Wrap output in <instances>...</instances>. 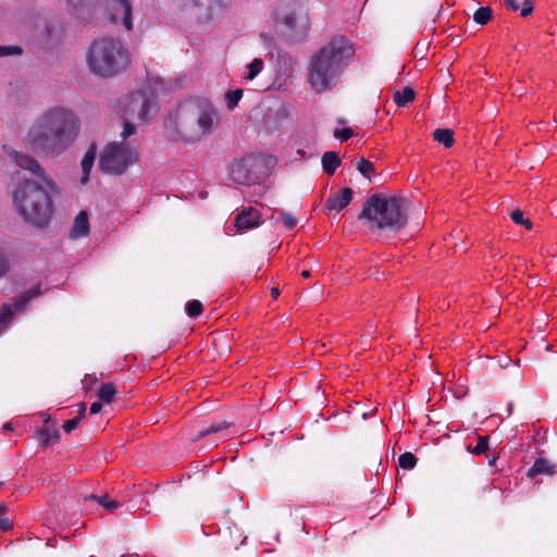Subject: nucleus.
I'll return each mask as SVG.
<instances>
[{
  "instance_id": "nucleus-4",
  "label": "nucleus",
  "mask_w": 557,
  "mask_h": 557,
  "mask_svg": "<svg viewBox=\"0 0 557 557\" xmlns=\"http://www.w3.org/2000/svg\"><path fill=\"white\" fill-rule=\"evenodd\" d=\"M408 207L403 197L374 194L364 201L358 220H366L370 230L398 232L407 225Z\"/></svg>"
},
{
  "instance_id": "nucleus-36",
  "label": "nucleus",
  "mask_w": 557,
  "mask_h": 557,
  "mask_svg": "<svg viewBox=\"0 0 557 557\" xmlns=\"http://www.w3.org/2000/svg\"><path fill=\"white\" fill-rule=\"evenodd\" d=\"M354 136V132L350 127L336 128L334 131V137L341 140H347Z\"/></svg>"
},
{
  "instance_id": "nucleus-40",
  "label": "nucleus",
  "mask_w": 557,
  "mask_h": 557,
  "mask_svg": "<svg viewBox=\"0 0 557 557\" xmlns=\"http://www.w3.org/2000/svg\"><path fill=\"white\" fill-rule=\"evenodd\" d=\"M533 12V1L532 0H523L522 8H521V15L523 17H527L531 15Z\"/></svg>"
},
{
  "instance_id": "nucleus-33",
  "label": "nucleus",
  "mask_w": 557,
  "mask_h": 557,
  "mask_svg": "<svg viewBox=\"0 0 557 557\" xmlns=\"http://www.w3.org/2000/svg\"><path fill=\"white\" fill-rule=\"evenodd\" d=\"M202 310H203V306L202 304L197 300V299H194V300H190L187 302L186 305V313L190 317V318H196V317H199L201 313H202Z\"/></svg>"
},
{
  "instance_id": "nucleus-23",
  "label": "nucleus",
  "mask_w": 557,
  "mask_h": 557,
  "mask_svg": "<svg viewBox=\"0 0 557 557\" xmlns=\"http://www.w3.org/2000/svg\"><path fill=\"white\" fill-rule=\"evenodd\" d=\"M116 393V386L113 383L109 382L100 386L97 396L100 401L109 404L113 400Z\"/></svg>"
},
{
  "instance_id": "nucleus-41",
  "label": "nucleus",
  "mask_w": 557,
  "mask_h": 557,
  "mask_svg": "<svg viewBox=\"0 0 557 557\" xmlns=\"http://www.w3.org/2000/svg\"><path fill=\"white\" fill-rule=\"evenodd\" d=\"M9 269L10 264L8 259L2 253H0V278L7 274Z\"/></svg>"
},
{
  "instance_id": "nucleus-29",
  "label": "nucleus",
  "mask_w": 557,
  "mask_h": 557,
  "mask_svg": "<svg viewBox=\"0 0 557 557\" xmlns=\"http://www.w3.org/2000/svg\"><path fill=\"white\" fill-rule=\"evenodd\" d=\"M488 449V436H478V444L472 447L469 445L467 450L472 455H482Z\"/></svg>"
},
{
  "instance_id": "nucleus-27",
  "label": "nucleus",
  "mask_w": 557,
  "mask_h": 557,
  "mask_svg": "<svg viewBox=\"0 0 557 557\" xmlns=\"http://www.w3.org/2000/svg\"><path fill=\"white\" fill-rule=\"evenodd\" d=\"M92 499V500H96L97 503H99L101 506H103L107 510H114L116 508H119L121 506V504L116 500H110L108 495H102V496H96V495H89L88 497H86V499Z\"/></svg>"
},
{
  "instance_id": "nucleus-19",
  "label": "nucleus",
  "mask_w": 557,
  "mask_h": 557,
  "mask_svg": "<svg viewBox=\"0 0 557 557\" xmlns=\"http://www.w3.org/2000/svg\"><path fill=\"white\" fill-rule=\"evenodd\" d=\"M414 97L416 91L413 88L407 86L403 90L395 91L393 95V100L398 107L404 108L407 107L408 103L412 102Z\"/></svg>"
},
{
  "instance_id": "nucleus-51",
  "label": "nucleus",
  "mask_w": 557,
  "mask_h": 557,
  "mask_svg": "<svg viewBox=\"0 0 557 557\" xmlns=\"http://www.w3.org/2000/svg\"><path fill=\"white\" fill-rule=\"evenodd\" d=\"M195 2V4H198V0H193Z\"/></svg>"
},
{
  "instance_id": "nucleus-22",
  "label": "nucleus",
  "mask_w": 557,
  "mask_h": 557,
  "mask_svg": "<svg viewBox=\"0 0 557 557\" xmlns=\"http://www.w3.org/2000/svg\"><path fill=\"white\" fill-rule=\"evenodd\" d=\"M231 425H232V423L228 422V421H225V420L212 423L210 426L205 428V429H202L201 431L198 432L197 440L203 438V437H206L208 435H211V434L223 433Z\"/></svg>"
},
{
  "instance_id": "nucleus-44",
  "label": "nucleus",
  "mask_w": 557,
  "mask_h": 557,
  "mask_svg": "<svg viewBox=\"0 0 557 557\" xmlns=\"http://www.w3.org/2000/svg\"><path fill=\"white\" fill-rule=\"evenodd\" d=\"M101 409H102V405H101L100 401L92 403L90 408H89L91 414L99 413L101 411Z\"/></svg>"
},
{
  "instance_id": "nucleus-32",
  "label": "nucleus",
  "mask_w": 557,
  "mask_h": 557,
  "mask_svg": "<svg viewBox=\"0 0 557 557\" xmlns=\"http://www.w3.org/2000/svg\"><path fill=\"white\" fill-rule=\"evenodd\" d=\"M243 94L244 92L242 89H235V90H231V91L226 92L225 98H226L227 108L230 110H233L238 104L239 100L243 97Z\"/></svg>"
},
{
  "instance_id": "nucleus-2",
  "label": "nucleus",
  "mask_w": 557,
  "mask_h": 557,
  "mask_svg": "<svg viewBox=\"0 0 557 557\" xmlns=\"http://www.w3.org/2000/svg\"><path fill=\"white\" fill-rule=\"evenodd\" d=\"M219 121L220 114L209 100L196 99L181 103L165 126L176 139L195 143L212 134Z\"/></svg>"
},
{
  "instance_id": "nucleus-10",
  "label": "nucleus",
  "mask_w": 557,
  "mask_h": 557,
  "mask_svg": "<svg viewBox=\"0 0 557 557\" xmlns=\"http://www.w3.org/2000/svg\"><path fill=\"white\" fill-rule=\"evenodd\" d=\"M12 158L18 168L28 170L30 173L38 176L44 183V185H46V187L49 190H51V193H57L58 187L55 183L46 174V172L35 158L27 153L18 151H13Z\"/></svg>"
},
{
  "instance_id": "nucleus-31",
  "label": "nucleus",
  "mask_w": 557,
  "mask_h": 557,
  "mask_svg": "<svg viewBox=\"0 0 557 557\" xmlns=\"http://www.w3.org/2000/svg\"><path fill=\"white\" fill-rule=\"evenodd\" d=\"M108 12V18L111 23H123V13L121 7L113 5L112 2H109V5L103 7Z\"/></svg>"
},
{
  "instance_id": "nucleus-50",
  "label": "nucleus",
  "mask_w": 557,
  "mask_h": 557,
  "mask_svg": "<svg viewBox=\"0 0 557 557\" xmlns=\"http://www.w3.org/2000/svg\"><path fill=\"white\" fill-rule=\"evenodd\" d=\"M4 428H5V429H11V424L7 423V424L4 425Z\"/></svg>"
},
{
  "instance_id": "nucleus-14",
  "label": "nucleus",
  "mask_w": 557,
  "mask_h": 557,
  "mask_svg": "<svg viewBox=\"0 0 557 557\" xmlns=\"http://www.w3.org/2000/svg\"><path fill=\"white\" fill-rule=\"evenodd\" d=\"M96 157H97V144L92 143L89 146L88 150L86 151V153L84 154V157L81 161V166H82L81 183L83 185L87 184L89 181V175H90L91 169L94 166Z\"/></svg>"
},
{
  "instance_id": "nucleus-48",
  "label": "nucleus",
  "mask_w": 557,
  "mask_h": 557,
  "mask_svg": "<svg viewBox=\"0 0 557 557\" xmlns=\"http://www.w3.org/2000/svg\"><path fill=\"white\" fill-rule=\"evenodd\" d=\"M310 275H311V274H310V271H308V270H304V271L301 272V276H302L304 278H308V277H310Z\"/></svg>"
},
{
  "instance_id": "nucleus-49",
  "label": "nucleus",
  "mask_w": 557,
  "mask_h": 557,
  "mask_svg": "<svg viewBox=\"0 0 557 557\" xmlns=\"http://www.w3.org/2000/svg\"><path fill=\"white\" fill-rule=\"evenodd\" d=\"M44 419H45V421H46V422H49V421H50V417H49V416H46V414H45V416H44Z\"/></svg>"
},
{
  "instance_id": "nucleus-34",
  "label": "nucleus",
  "mask_w": 557,
  "mask_h": 557,
  "mask_svg": "<svg viewBox=\"0 0 557 557\" xmlns=\"http://www.w3.org/2000/svg\"><path fill=\"white\" fill-rule=\"evenodd\" d=\"M510 218L516 224L523 225L528 230L532 227V222L529 219H524L523 212L519 209L513 210Z\"/></svg>"
},
{
  "instance_id": "nucleus-47",
  "label": "nucleus",
  "mask_w": 557,
  "mask_h": 557,
  "mask_svg": "<svg viewBox=\"0 0 557 557\" xmlns=\"http://www.w3.org/2000/svg\"><path fill=\"white\" fill-rule=\"evenodd\" d=\"M8 511V506L4 503H0V517Z\"/></svg>"
},
{
  "instance_id": "nucleus-46",
  "label": "nucleus",
  "mask_w": 557,
  "mask_h": 557,
  "mask_svg": "<svg viewBox=\"0 0 557 557\" xmlns=\"http://www.w3.org/2000/svg\"><path fill=\"white\" fill-rule=\"evenodd\" d=\"M280 294H281V293H280L278 287H272V288H271V296H272V298H273L274 300H276V299L278 298Z\"/></svg>"
},
{
  "instance_id": "nucleus-18",
  "label": "nucleus",
  "mask_w": 557,
  "mask_h": 557,
  "mask_svg": "<svg viewBox=\"0 0 557 557\" xmlns=\"http://www.w3.org/2000/svg\"><path fill=\"white\" fill-rule=\"evenodd\" d=\"M322 168L329 175L335 173L336 169L341 165V159L334 151H326L321 159Z\"/></svg>"
},
{
  "instance_id": "nucleus-9",
  "label": "nucleus",
  "mask_w": 557,
  "mask_h": 557,
  "mask_svg": "<svg viewBox=\"0 0 557 557\" xmlns=\"http://www.w3.org/2000/svg\"><path fill=\"white\" fill-rule=\"evenodd\" d=\"M151 108V99L146 92H132L126 99L123 119L145 121L149 117Z\"/></svg>"
},
{
  "instance_id": "nucleus-12",
  "label": "nucleus",
  "mask_w": 557,
  "mask_h": 557,
  "mask_svg": "<svg viewBox=\"0 0 557 557\" xmlns=\"http://www.w3.org/2000/svg\"><path fill=\"white\" fill-rule=\"evenodd\" d=\"M261 224L260 212L252 207L243 209L235 219V227L238 232L257 227Z\"/></svg>"
},
{
  "instance_id": "nucleus-7",
  "label": "nucleus",
  "mask_w": 557,
  "mask_h": 557,
  "mask_svg": "<svg viewBox=\"0 0 557 557\" xmlns=\"http://www.w3.org/2000/svg\"><path fill=\"white\" fill-rule=\"evenodd\" d=\"M275 164L271 156L251 153L234 161L230 166V178L240 185L250 186L268 175V168Z\"/></svg>"
},
{
  "instance_id": "nucleus-30",
  "label": "nucleus",
  "mask_w": 557,
  "mask_h": 557,
  "mask_svg": "<svg viewBox=\"0 0 557 557\" xmlns=\"http://www.w3.org/2000/svg\"><path fill=\"white\" fill-rule=\"evenodd\" d=\"M417 457L412 454V453H404L399 456L398 458V463L400 466V468L405 469V470H411L416 467L417 465Z\"/></svg>"
},
{
  "instance_id": "nucleus-11",
  "label": "nucleus",
  "mask_w": 557,
  "mask_h": 557,
  "mask_svg": "<svg viewBox=\"0 0 557 557\" xmlns=\"http://www.w3.org/2000/svg\"><path fill=\"white\" fill-rule=\"evenodd\" d=\"M90 11L97 8H103L112 2L114 8L121 7L123 13V25L127 30L133 28L132 22V5L129 0H87Z\"/></svg>"
},
{
  "instance_id": "nucleus-8",
  "label": "nucleus",
  "mask_w": 557,
  "mask_h": 557,
  "mask_svg": "<svg viewBox=\"0 0 557 557\" xmlns=\"http://www.w3.org/2000/svg\"><path fill=\"white\" fill-rule=\"evenodd\" d=\"M136 161L137 151L133 146L125 141H112L102 150L99 168L103 173L122 175Z\"/></svg>"
},
{
  "instance_id": "nucleus-35",
  "label": "nucleus",
  "mask_w": 557,
  "mask_h": 557,
  "mask_svg": "<svg viewBox=\"0 0 557 557\" xmlns=\"http://www.w3.org/2000/svg\"><path fill=\"white\" fill-rule=\"evenodd\" d=\"M23 50L20 46H0V58L8 55H20Z\"/></svg>"
},
{
  "instance_id": "nucleus-39",
  "label": "nucleus",
  "mask_w": 557,
  "mask_h": 557,
  "mask_svg": "<svg viewBox=\"0 0 557 557\" xmlns=\"http://www.w3.org/2000/svg\"><path fill=\"white\" fill-rule=\"evenodd\" d=\"M281 216L284 221V224L287 228H293L297 225V219L293 216L290 213L281 212Z\"/></svg>"
},
{
  "instance_id": "nucleus-3",
  "label": "nucleus",
  "mask_w": 557,
  "mask_h": 557,
  "mask_svg": "<svg viewBox=\"0 0 557 557\" xmlns=\"http://www.w3.org/2000/svg\"><path fill=\"white\" fill-rule=\"evenodd\" d=\"M355 53L352 45L343 36L333 37L310 60L308 79L319 94L335 86Z\"/></svg>"
},
{
  "instance_id": "nucleus-1",
  "label": "nucleus",
  "mask_w": 557,
  "mask_h": 557,
  "mask_svg": "<svg viewBox=\"0 0 557 557\" xmlns=\"http://www.w3.org/2000/svg\"><path fill=\"white\" fill-rule=\"evenodd\" d=\"M81 120L71 109L52 107L44 111L30 125L26 141L37 153L58 157L76 140Z\"/></svg>"
},
{
  "instance_id": "nucleus-16",
  "label": "nucleus",
  "mask_w": 557,
  "mask_h": 557,
  "mask_svg": "<svg viewBox=\"0 0 557 557\" xmlns=\"http://www.w3.org/2000/svg\"><path fill=\"white\" fill-rule=\"evenodd\" d=\"M89 234V222L86 211H81L75 220L72 227V237L79 238Z\"/></svg>"
},
{
  "instance_id": "nucleus-6",
  "label": "nucleus",
  "mask_w": 557,
  "mask_h": 557,
  "mask_svg": "<svg viewBox=\"0 0 557 557\" xmlns=\"http://www.w3.org/2000/svg\"><path fill=\"white\" fill-rule=\"evenodd\" d=\"M46 185L24 181L13 191V203L20 215L36 226H46L52 215V201Z\"/></svg>"
},
{
  "instance_id": "nucleus-13",
  "label": "nucleus",
  "mask_w": 557,
  "mask_h": 557,
  "mask_svg": "<svg viewBox=\"0 0 557 557\" xmlns=\"http://www.w3.org/2000/svg\"><path fill=\"white\" fill-rule=\"evenodd\" d=\"M352 197L354 190L350 187H344L339 191L327 197L325 201V209L339 212L351 202Z\"/></svg>"
},
{
  "instance_id": "nucleus-38",
  "label": "nucleus",
  "mask_w": 557,
  "mask_h": 557,
  "mask_svg": "<svg viewBox=\"0 0 557 557\" xmlns=\"http://www.w3.org/2000/svg\"><path fill=\"white\" fill-rule=\"evenodd\" d=\"M131 119H124V129L121 133L123 139H126L128 136L133 135L136 131L135 125L129 121Z\"/></svg>"
},
{
  "instance_id": "nucleus-25",
  "label": "nucleus",
  "mask_w": 557,
  "mask_h": 557,
  "mask_svg": "<svg viewBox=\"0 0 557 557\" xmlns=\"http://www.w3.org/2000/svg\"><path fill=\"white\" fill-rule=\"evenodd\" d=\"M493 17L490 7H481L473 13V21L479 25H486Z\"/></svg>"
},
{
  "instance_id": "nucleus-42",
  "label": "nucleus",
  "mask_w": 557,
  "mask_h": 557,
  "mask_svg": "<svg viewBox=\"0 0 557 557\" xmlns=\"http://www.w3.org/2000/svg\"><path fill=\"white\" fill-rule=\"evenodd\" d=\"M504 4L510 11H518L520 9L518 0H504Z\"/></svg>"
},
{
  "instance_id": "nucleus-28",
  "label": "nucleus",
  "mask_w": 557,
  "mask_h": 557,
  "mask_svg": "<svg viewBox=\"0 0 557 557\" xmlns=\"http://www.w3.org/2000/svg\"><path fill=\"white\" fill-rule=\"evenodd\" d=\"M357 170L359 171V173L364 176L366 178L370 180L371 178V175L374 173L375 171V168H374V164L367 160V159H363L361 158L358 162H357Z\"/></svg>"
},
{
  "instance_id": "nucleus-17",
  "label": "nucleus",
  "mask_w": 557,
  "mask_h": 557,
  "mask_svg": "<svg viewBox=\"0 0 557 557\" xmlns=\"http://www.w3.org/2000/svg\"><path fill=\"white\" fill-rule=\"evenodd\" d=\"M39 445L44 448L60 440V432L55 428L44 426L37 431Z\"/></svg>"
},
{
  "instance_id": "nucleus-15",
  "label": "nucleus",
  "mask_w": 557,
  "mask_h": 557,
  "mask_svg": "<svg viewBox=\"0 0 557 557\" xmlns=\"http://www.w3.org/2000/svg\"><path fill=\"white\" fill-rule=\"evenodd\" d=\"M555 472L556 465L545 458H537L533 466L527 471V476L533 479L539 474L553 475Z\"/></svg>"
},
{
  "instance_id": "nucleus-5",
  "label": "nucleus",
  "mask_w": 557,
  "mask_h": 557,
  "mask_svg": "<svg viewBox=\"0 0 557 557\" xmlns=\"http://www.w3.org/2000/svg\"><path fill=\"white\" fill-rule=\"evenodd\" d=\"M86 63L92 74L110 78L124 72L129 63V53L120 38L99 37L91 41L86 53Z\"/></svg>"
},
{
  "instance_id": "nucleus-37",
  "label": "nucleus",
  "mask_w": 557,
  "mask_h": 557,
  "mask_svg": "<svg viewBox=\"0 0 557 557\" xmlns=\"http://www.w3.org/2000/svg\"><path fill=\"white\" fill-rule=\"evenodd\" d=\"M81 423V417H75L73 419H70V420H66L62 428L64 430V432L66 433H70L72 432L73 430H75Z\"/></svg>"
},
{
  "instance_id": "nucleus-45",
  "label": "nucleus",
  "mask_w": 557,
  "mask_h": 557,
  "mask_svg": "<svg viewBox=\"0 0 557 557\" xmlns=\"http://www.w3.org/2000/svg\"><path fill=\"white\" fill-rule=\"evenodd\" d=\"M86 411H87V408H86V405L85 404H79L78 405V411H77V417H81V421L86 417Z\"/></svg>"
},
{
  "instance_id": "nucleus-21",
  "label": "nucleus",
  "mask_w": 557,
  "mask_h": 557,
  "mask_svg": "<svg viewBox=\"0 0 557 557\" xmlns=\"http://www.w3.org/2000/svg\"><path fill=\"white\" fill-rule=\"evenodd\" d=\"M433 139L444 147L450 148L455 143L454 132L450 128H436L433 132Z\"/></svg>"
},
{
  "instance_id": "nucleus-43",
  "label": "nucleus",
  "mask_w": 557,
  "mask_h": 557,
  "mask_svg": "<svg viewBox=\"0 0 557 557\" xmlns=\"http://www.w3.org/2000/svg\"><path fill=\"white\" fill-rule=\"evenodd\" d=\"M12 529V522L4 517H0V530L9 531Z\"/></svg>"
},
{
  "instance_id": "nucleus-20",
  "label": "nucleus",
  "mask_w": 557,
  "mask_h": 557,
  "mask_svg": "<svg viewBox=\"0 0 557 557\" xmlns=\"http://www.w3.org/2000/svg\"><path fill=\"white\" fill-rule=\"evenodd\" d=\"M300 16L295 10L286 12L282 17V24L285 26L288 35L297 32L299 27Z\"/></svg>"
},
{
  "instance_id": "nucleus-24",
  "label": "nucleus",
  "mask_w": 557,
  "mask_h": 557,
  "mask_svg": "<svg viewBox=\"0 0 557 557\" xmlns=\"http://www.w3.org/2000/svg\"><path fill=\"white\" fill-rule=\"evenodd\" d=\"M66 8L71 13L77 15L90 11L87 0H66Z\"/></svg>"
},
{
  "instance_id": "nucleus-26",
  "label": "nucleus",
  "mask_w": 557,
  "mask_h": 557,
  "mask_svg": "<svg viewBox=\"0 0 557 557\" xmlns=\"http://www.w3.org/2000/svg\"><path fill=\"white\" fill-rule=\"evenodd\" d=\"M248 74L245 76V79L252 81L256 78L263 70L264 63L260 58H255L248 65Z\"/></svg>"
}]
</instances>
